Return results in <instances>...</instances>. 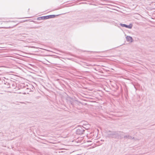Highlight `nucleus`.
I'll use <instances>...</instances> for the list:
<instances>
[{"mask_svg":"<svg viewBox=\"0 0 155 155\" xmlns=\"http://www.w3.org/2000/svg\"><path fill=\"white\" fill-rule=\"evenodd\" d=\"M120 25L122 27H125L129 29L131 28L132 27V25L131 24H130L129 25H127L124 24H120Z\"/></svg>","mask_w":155,"mask_h":155,"instance_id":"nucleus-3","label":"nucleus"},{"mask_svg":"<svg viewBox=\"0 0 155 155\" xmlns=\"http://www.w3.org/2000/svg\"><path fill=\"white\" fill-rule=\"evenodd\" d=\"M126 39L127 41H130L131 42L132 41V38L130 36H127L126 37Z\"/></svg>","mask_w":155,"mask_h":155,"instance_id":"nucleus-6","label":"nucleus"},{"mask_svg":"<svg viewBox=\"0 0 155 155\" xmlns=\"http://www.w3.org/2000/svg\"><path fill=\"white\" fill-rule=\"evenodd\" d=\"M119 134L115 132L109 131L107 133V137L109 138H117L118 137Z\"/></svg>","mask_w":155,"mask_h":155,"instance_id":"nucleus-1","label":"nucleus"},{"mask_svg":"<svg viewBox=\"0 0 155 155\" xmlns=\"http://www.w3.org/2000/svg\"><path fill=\"white\" fill-rule=\"evenodd\" d=\"M84 132V130L81 127L78 128L76 130V133L78 134H83Z\"/></svg>","mask_w":155,"mask_h":155,"instance_id":"nucleus-2","label":"nucleus"},{"mask_svg":"<svg viewBox=\"0 0 155 155\" xmlns=\"http://www.w3.org/2000/svg\"><path fill=\"white\" fill-rule=\"evenodd\" d=\"M124 139H134L135 138L134 137H132V136L130 135H126L124 136Z\"/></svg>","mask_w":155,"mask_h":155,"instance_id":"nucleus-4","label":"nucleus"},{"mask_svg":"<svg viewBox=\"0 0 155 155\" xmlns=\"http://www.w3.org/2000/svg\"><path fill=\"white\" fill-rule=\"evenodd\" d=\"M39 20H45L48 19V16L41 17L38 18Z\"/></svg>","mask_w":155,"mask_h":155,"instance_id":"nucleus-5","label":"nucleus"},{"mask_svg":"<svg viewBox=\"0 0 155 155\" xmlns=\"http://www.w3.org/2000/svg\"><path fill=\"white\" fill-rule=\"evenodd\" d=\"M26 89L28 90V91L29 92H30L31 91V90L30 89H29L28 88H27Z\"/></svg>","mask_w":155,"mask_h":155,"instance_id":"nucleus-8","label":"nucleus"},{"mask_svg":"<svg viewBox=\"0 0 155 155\" xmlns=\"http://www.w3.org/2000/svg\"><path fill=\"white\" fill-rule=\"evenodd\" d=\"M24 94H26V93H24Z\"/></svg>","mask_w":155,"mask_h":155,"instance_id":"nucleus-11","label":"nucleus"},{"mask_svg":"<svg viewBox=\"0 0 155 155\" xmlns=\"http://www.w3.org/2000/svg\"><path fill=\"white\" fill-rule=\"evenodd\" d=\"M48 19L50 18H54L55 17V15H48Z\"/></svg>","mask_w":155,"mask_h":155,"instance_id":"nucleus-7","label":"nucleus"},{"mask_svg":"<svg viewBox=\"0 0 155 155\" xmlns=\"http://www.w3.org/2000/svg\"><path fill=\"white\" fill-rule=\"evenodd\" d=\"M31 17H26V18H30Z\"/></svg>","mask_w":155,"mask_h":155,"instance_id":"nucleus-9","label":"nucleus"},{"mask_svg":"<svg viewBox=\"0 0 155 155\" xmlns=\"http://www.w3.org/2000/svg\"><path fill=\"white\" fill-rule=\"evenodd\" d=\"M21 103H22V104H24V102H21Z\"/></svg>","mask_w":155,"mask_h":155,"instance_id":"nucleus-10","label":"nucleus"}]
</instances>
